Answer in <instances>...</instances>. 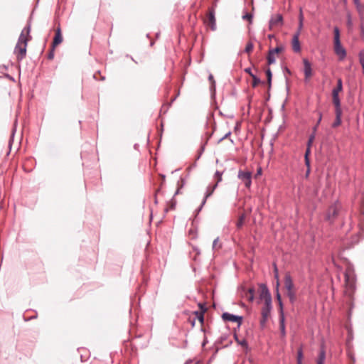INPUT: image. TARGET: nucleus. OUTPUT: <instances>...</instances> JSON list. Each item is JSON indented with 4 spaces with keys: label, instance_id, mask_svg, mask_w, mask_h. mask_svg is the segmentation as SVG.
<instances>
[{
    "label": "nucleus",
    "instance_id": "41",
    "mask_svg": "<svg viewBox=\"0 0 364 364\" xmlns=\"http://www.w3.org/2000/svg\"><path fill=\"white\" fill-rule=\"evenodd\" d=\"M355 5L356 6L357 9H359L360 7V4L359 0H353Z\"/></svg>",
    "mask_w": 364,
    "mask_h": 364
},
{
    "label": "nucleus",
    "instance_id": "2",
    "mask_svg": "<svg viewBox=\"0 0 364 364\" xmlns=\"http://www.w3.org/2000/svg\"><path fill=\"white\" fill-rule=\"evenodd\" d=\"M260 297L264 299V304L261 311L262 319L260 321V324L264 326L270 315L272 309V297L265 286L262 287Z\"/></svg>",
    "mask_w": 364,
    "mask_h": 364
},
{
    "label": "nucleus",
    "instance_id": "16",
    "mask_svg": "<svg viewBox=\"0 0 364 364\" xmlns=\"http://www.w3.org/2000/svg\"><path fill=\"white\" fill-rule=\"evenodd\" d=\"M333 103L335 106V110H341V101L339 99L338 94L332 93Z\"/></svg>",
    "mask_w": 364,
    "mask_h": 364
},
{
    "label": "nucleus",
    "instance_id": "30",
    "mask_svg": "<svg viewBox=\"0 0 364 364\" xmlns=\"http://www.w3.org/2000/svg\"><path fill=\"white\" fill-rule=\"evenodd\" d=\"M274 277L277 280L276 287L279 288V274H278V269L276 266L274 267Z\"/></svg>",
    "mask_w": 364,
    "mask_h": 364
},
{
    "label": "nucleus",
    "instance_id": "37",
    "mask_svg": "<svg viewBox=\"0 0 364 364\" xmlns=\"http://www.w3.org/2000/svg\"><path fill=\"white\" fill-rule=\"evenodd\" d=\"M218 241H219V238L217 237L214 240L213 242V249L215 250L217 248V245H218Z\"/></svg>",
    "mask_w": 364,
    "mask_h": 364
},
{
    "label": "nucleus",
    "instance_id": "18",
    "mask_svg": "<svg viewBox=\"0 0 364 364\" xmlns=\"http://www.w3.org/2000/svg\"><path fill=\"white\" fill-rule=\"evenodd\" d=\"M343 90V82L341 78L337 80V85L335 88H333L332 93L338 94Z\"/></svg>",
    "mask_w": 364,
    "mask_h": 364
},
{
    "label": "nucleus",
    "instance_id": "3",
    "mask_svg": "<svg viewBox=\"0 0 364 364\" xmlns=\"http://www.w3.org/2000/svg\"><path fill=\"white\" fill-rule=\"evenodd\" d=\"M333 50L339 60H343L346 57V50L342 46L340 39V30L338 27L333 28Z\"/></svg>",
    "mask_w": 364,
    "mask_h": 364
},
{
    "label": "nucleus",
    "instance_id": "6",
    "mask_svg": "<svg viewBox=\"0 0 364 364\" xmlns=\"http://www.w3.org/2000/svg\"><path fill=\"white\" fill-rule=\"evenodd\" d=\"M238 178L245 184V187L250 188L252 184V173L250 171H244L240 170L238 172Z\"/></svg>",
    "mask_w": 364,
    "mask_h": 364
},
{
    "label": "nucleus",
    "instance_id": "11",
    "mask_svg": "<svg viewBox=\"0 0 364 364\" xmlns=\"http://www.w3.org/2000/svg\"><path fill=\"white\" fill-rule=\"evenodd\" d=\"M292 49L294 52L299 53L301 51V46L299 43V31L294 34L292 38Z\"/></svg>",
    "mask_w": 364,
    "mask_h": 364
},
{
    "label": "nucleus",
    "instance_id": "4",
    "mask_svg": "<svg viewBox=\"0 0 364 364\" xmlns=\"http://www.w3.org/2000/svg\"><path fill=\"white\" fill-rule=\"evenodd\" d=\"M284 283V288L287 291V295L290 301L294 303L296 300V288L289 273H287L285 274Z\"/></svg>",
    "mask_w": 364,
    "mask_h": 364
},
{
    "label": "nucleus",
    "instance_id": "44",
    "mask_svg": "<svg viewBox=\"0 0 364 364\" xmlns=\"http://www.w3.org/2000/svg\"><path fill=\"white\" fill-rule=\"evenodd\" d=\"M305 162H306V166H309V160L306 156H305Z\"/></svg>",
    "mask_w": 364,
    "mask_h": 364
},
{
    "label": "nucleus",
    "instance_id": "14",
    "mask_svg": "<svg viewBox=\"0 0 364 364\" xmlns=\"http://www.w3.org/2000/svg\"><path fill=\"white\" fill-rule=\"evenodd\" d=\"M63 41V37L61 35L60 28H58L55 31V35L53 41L52 46L53 48H55L58 45H59Z\"/></svg>",
    "mask_w": 364,
    "mask_h": 364
},
{
    "label": "nucleus",
    "instance_id": "39",
    "mask_svg": "<svg viewBox=\"0 0 364 364\" xmlns=\"http://www.w3.org/2000/svg\"><path fill=\"white\" fill-rule=\"evenodd\" d=\"M299 21H304V15L301 9L299 10Z\"/></svg>",
    "mask_w": 364,
    "mask_h": 364
},
{
    "label": "nucleus",
    "instance_id": "40",
    "mask_svg": "<svg viewBox=\"0 0 364 364\" xmlns=\"http://www.w3.org/2000/svg\"><path fill=\"white\" fill-rule=\"evenodd\" d=\"M321 113H319V118L318 119V122H317V124L315 126V127L314 128V130L316 131V128H317V126L318 124L321 122Z\"/></svg>",
    "mask_w": 364,
    "mask_h": 364
},
{
    "label": "nucleus",
    "instance_id": "5",
    "mask_svg": "<svg viewBox=\"0 0 364 364\" xmlns=\"http://www.w3.org/2000/svg\"><path fill=\"white\" fill-rule=\"evenodd\" d=\"M255 288H246L245 287H241L238 290V294L240 296L248 301H253L255 298Z\"/></svg>",
    "mask_w": 364,
    "mask_h": 364
},
{
    "label": "nucleus",
    "instance_id": "1",
    "mask_svg": "<svg viewBox=\"0 0 364 364\" xmlns=\"http://www.w3.org/2000/svg\"><path fill=\"white\" fill-rule=\"evenodd\" d=\"M31 25H28L25 27L18 38V43L15 48V53L17 54V58L18 60H22L26 53V47L28 41L31 40L30 36Z\"/></svg>",
    "mask_w": 364,
    "mask_h": 364
},
{
    "label": "nucleus",
    "instance_id": "38",
    "mask_svg": "<svg viewBox=\"0 0 364 364\" xmlns=\"http://www.w3.org/2000/svg\"><path fill=\"white\" fill-rule=\"evenodd\" d=\"M197 317L199 319V321L203 323V315L202 313L196 312Z\"/></svg>",
    "mask_w": 364,
    "mask_h": 364
},
{
    "label": "nucleus",
    "instance_id": "9",
    "mask_svg": "<svg viewBox=\"0 0 364 364\" xmlns=\"http://www.w3.org/2000/svg\"><path fill=\"white\" fill-rule=\"evenodd\" d=\"M303 64L305 80H308L312 75L311 64L306 58L303 59Z\"/></svg>",
    "mask_w": 364,
    "mask_h": 364
},
{
    "label": "nucleus",
    "instance_id": "46",
    "mask_svg": "<svg viewBox=\"0 0 364 364\" xmlns=\"http://www.w3.org/2000/svg\"><path fill=\"white\" fill-rule=\"evenodd\" d=\"M245 71L246 73H249L250 75H251V74H252V72H251V69H250V68H246V69L245 70Z\"/></svg>",
    "mask_w": 364,
    "mask_h": 364
},
{
    "label": "nucleus",
    "instance_id": "7",
    "mask_svg": "<svg viewBox=\"0 0 364 364\" xmlns=\"http://www.w3.org/2000/svg\"><path fill=\"white\" fill-rule=\"evenodd\" d=\"M222 318L224 321L237 322L238 323V326L241 325L242 321V316H235L227 312L223 314Z\"/></svg>",
    "mask_w": 364,
    "mask_h": 364
},
{
    "label": "nucleus",
    "instance_id": "48",
    "mask_svg": "<svg viewBox=\"0 0 364 364\" xmlns=\"http://www.w3.org/2000/svg\"><path fill=\"white\" fill-rule=\"evenodd\" d=\"M179 193V190L178 189L176 192V194L178 193Z\"/></svg>",
    "mask_w": 364,
    "mask_h": 364
},
{
    "label": "nucleus",
    "instance_id": "8",
    "mask_svg": "<svg viewBox=\"0 0 364 364\" xmlns=\"http://www.w3.org/2000/svg\"><path fill=\"white\" fill-rule=\"evenodd\" d=\"M205 23L209 26L213 31L215 30L216 28V23H215V13L213 10H211L209 11L208 16L206 19L205 20Z\"/></svg>",
    "mask_w": 364,
    "mask_h": 364
},
{
    "label": "nucleus",
    "instance_id": "13",
    "mask_svg": "<svg viewBox=\"0 0 364 364\" xmlns=\"http://www.w3.org/2000/svg\"><path fill=\"white\" fill-rule=\"evenodd\" d=\"M338 206L337 205H331L326 214V217L328 220H331L334 217H336L338 214Z\"/></svg>",
    "mask_w": 364,
    "mask_h": 364
},
{
    "label": "nucleus",
    "instance_id": "19",
    "mask_svg": "<svg viewBox=\"0 0 364 364\" xmlns=\"http://www.w3.org/2000/svg\"><path fill=\"white\" fill-rule=\"evenodd\" d=\"M234 338L235 339V341H237V343L242 346L245 349H247L248 348V344H247V342L245 340V339H242V340H240L237 336V334H235L234 335Z\"/></svg>",
    "mask_w": 364,
    "mask_h": 364
},
{
    "label": "nucleus",
    "instance_id": "26",
    "mask_svg": "<svg viewBox=\"0 0 364 364\" xmlns=\"http://www.w3.org/2000/svg\"><path fill=\"white\" fill-rule=\"evenodd\" d=\"M303 352L300 348L297 352L296 364H302Z\"/></svg>",
    "mask_w": 364,
    "mask_h": 364
},
{
    "label": "nucleus",
    "instance_id": "42",
    "mask_svg": "<svg viewBox=\"0 0 364 364\" xmlns=\"http://www.w3.org/2000/svg\"><path fill=\"white\" fill-rule=\"evenodd\" d=\"M302 28H303V21H299V28H298L297 31H299V33H300Z\"/></svg>",
    "mask_w": 364,
    "mask_h": 364
},
{
    "label": "nucleus",
    "instance_id": "33",
    "mask_svg": "<svg viewBox=\"0 0 364 364\" xmlns=\"http://www.w3.org/2000/svg\"><path fill=\"white\" fill-rule=\"evenodd\" d=\"M282 47H277L275 48H273V49H271L269 50L271 52H272L274 55L279 53V52H281L282 50Z\"/></svg>",
    "mask_w": 364,
    "mask_h": 364
},
{
    "label": "nucleus",
    "instance_id": "45",
    "mask_svg": "<svg viewBox=\"0 0 364 364\" xmlns=\"http://www.w3.org/2000/svg\"><path fill=\"white\" fill-rule=\"evenodd\" d=\"M230 134V132L227 133L222 139H220V141L225 139L226 137H228V136Z\"/></svg>",
    "mask_w": 364,
    "mask_h": 364
},
{
    "label": "nucleus",
    "instance_id": "28",
    "mask_svg": "<svg viewBox=\"0 0 364 364\" xmlns=\"http://www.w3.org/2000/svg\"><path fill=\"white\" fill-rule=\"evenodd\" d=\"M253 48H254V45L252 42H248L246 45V47H245V51L247 53L252 52V50H253Z\"/></svg>",
    "mask_w": 364,
    "mask_h": 364
},
{
    "label": "nucleus",
    "instance_id": "25",
    "mask_svg": "<svg viewBox=\"0 0 364 364\" xmlns=\"http://www.w3.org/2000/svg\"><path fill=\"white\" fill-rule=\"evenodd\" d=\"M346 24H347L348 30L351 31L353 29V23L351 16L349 14L347 15Z\"/></svg>",
    "mask_w": 364,
    "mask_h": 364
},
{
    "label": "nucleus",
    "instance_id": "15",
    "mask_svg": "<svg viewBox=\"0 0 364 364\" xmlns=\"http://www.w3.org/2000/svg\"><path fill=\"white\" fill-rule=\"evenodd\" d=\"M335 114L336 119L332 124L333 127H337L341 124L342 110H335Z\"/></svg>",
    "mask_w": 364,
    "mask_h": 364
},
{
    "label": "nucleus",
    "instance_id": "24",
    "mask_svg": "<svg viewBox=\"0 0 364 364\" xmlns=\"http://www.w3.org/2000/svg\"><path fill=\"white\" fill-rule=\"evenodd\" d=\"M222 175L223 173L219 171H217L215 173L214 179L216 181L215 184L218 185V183L222 181Z\"/></svg>",
    "mask_w": 364,
    "mask_h": 364
},
{
    "label": "nucleus",
    "instance_id": "27",
    "mask_svg": "<svg viewBox=\"0 0 364 364\" xmlns=\"http://www.w3.org/2000/svg\"><path fill=\"white\" fill-rule=\"evenodd\" d=\"M251 77H252V86L253 87H256L257 85H259L260 83V80L259 78H258L256 75H255L254 74H251Z\"/></svg>",
    "mask_w": 364,
    "mask_h": 364
},
{
    "label": "nucleus",
    "instance_id": "32",
    "mask_svg": "<svg viewBox=\"0 0 364 364\" xmlns=\"http://www.w3.org/2000/svg\"><path fill=\"white\" fill-rule=\"evenodd\" d=\"M242 18L245 20H248L250 23L252 22V15L251 14L247 13L242 16Z\"/></svg>",
    "mask_w": 364,
    "mask_h": 364
},
{
    "label": "nucleus",
    "instance_id": "29",
    "mask_svg": "<svg viewBox=\"0 0 364 364\" xmlns=\"http://www.w3.org/2000/svg\"><path fill=\"white\" fill-rule=\"evenodd\" d=\"M279 288L277 287V299L279 301V304L280 306V309H281V313L283 312L282 311V299H281V295L279 292Z\"/></svg>",
    "mask_w": 364,
    "mask_h": 364
},
{
    "label": "nucleus",
    "instance_id": "22",
    "mask_svg": "<svg viewBox=\"0 0 364 364\" xmlns=\"http://www.w3.org/2000/svg\"><path fill=\"white\" fill-rule=\"evenodd\" d=\"M326 358V354L324 350H321L319 353L318 358L317 360V364H324Z\"/></svg>",
    "mask_w": 364,
    "mask_h": 364
},
{
    "label": "nucleus",
    "instance_id": "12",
    "mask_svg": "<svg viewBox=\"0 0 364 364\" xmlns=\"http://www.w3.org/2000/svg\"><path fill=\"white\" fill-rule=\"evenodd\" d=\"M283 18L282 16L280 14H277V16L272 17V18L269 21V26H281L282 24Z\"/></svg>",
    "mask_w": 364,
    "mask_h": 364
},
{
    "label": "nucleus",
    "instance_id": "34",
    "mask_svg": "<svg viewBox=\"0 0 364 364\" xmlns=\"http://www.w3.org/2000/svg\"><path fill=\"white\" fill-rule=\"evenodd\" d=\"M315 138L314 134H311L308 140L307 146H311Z\"/></svg>",
    "mask_w": 364,
    "mask_h": 364
},
{
    "label": "nucleus",
    "instance_id": "23",
    "mask_svg": "<svg viewBox=\"0 0 364 364\" xmlns=\"http://www.w3.org/2000/svg\"><path fill=\"white\" fill-rule=\"evenodd\" d=\"M245 214H242L240 217H239V219L237 222V228H241L244 224V222H245Z\"/></svg>",
    "mask_w": 364,
    "mask_h": 364
},
{
    "label": "nucleus",
    "instance_id": "47",
    "mask_svg": "<svg viewBox=\"0 0 364 364\" xmlns=\"http://www.w3.org/2000/svg\"><path fill=\"white\" fill-rule=\"evenodd\" d=\"M269 38H273V35H269Z\"/></svg>",
    "mask_w": 364,
    "mask_h": 364
},
{
    "label": "nucleus",
    "instance_id": "17",
    "mask_svg": "<svg viewBox=\"0 0 364 364\" xmlns=\"http://www.w3.org/2000/svg\"><path fill=\"white\" fill-rule=\"evenodd\" d=\"M279 326H280V332L282 337H284L286 336V330H285V324H284V316L283 312L280 314L279 318Z\"/></svg>",
    "mask_w": 364,
    "mask_h": 364
},
{
    "label": "nucleus",
    "instance_id": "31",
    "mask_svg": "<svg viewBox=\"0 0 364 364\" xmlns=\"http://www.w3.org/2000/svg\"><path fill=\"white\" fill-rule=\"evenodd\" d=\"M266 75H267V77L268 82L270 85L271 84V81H272V72H271L269 68H268L266 70Z\"/></svg>",
    "mask_w": 364,
    "mask_h": 364
},
{
    "label": "nucleus",
    "instance_id": "35",
    "mask_svg": "<svg viewBox=\"0 0 364 364\" xmlns=\"http://www.w3.org/2000/svg\"><path fill=\"white\" fill-rule=\"evenodd\" d=\"M208 80L211 82V87L212 88H215V80L213 79V76L212 74L209 75Z\"/></svg>",
    "mask_w": 364,
    "mask_h": 364
},
{
    "label": "nucleus",
    "instance_id": "21",
    "mask_svg": "<svg viewBox=\"0 0 364 364\" xmlns=\"http://www.w3.org/2000/svg\"><path fill=\"white\" fill-rule=\"evenodd\" d=\"M359 62L361 65L363 73H364V50H361L358 54Z\"/></svg>",
    "mask_w": 364,
    "mask_h": 364
},
{
    "label": "nucleus",
    "instance_id": "20",
    "mask_svg": "<svg viewBox=\"0 0 364 364\" xmlns=\"http://www.w3.org/2000/svg\"><path fill=\"white\" fill-rule=\"evenodd\" d=\"M275 61H276L275 55L272 52L269 50V53H268V55H267L268 64L269 65H272V64L274 63Z\"/></svg>",
    "mask_w": 364,
    "mask_h": 364
},
{
    "label": "nucleus",
    "instance_id": "36",
    "mask_svg": "<svg viewBox=\"0 0 364 364\" xmlns=\"http://www.w3.org/2000/svg\"><path fill=\"white\" fill-rule=\"evenodd\" d=\"M54 50H55V48H53V47L52 46V48H51L50 53L48 55V59H50V60L53 59V58H54Z\"/></svg>",
    "mask_w": 364,
    "mask_h": 364
},
{
    "label": "nucleus",
    "instance_id": "10",
    "mask_svg": "<svg viewBox=\"0 0 364 364\" xmlns=\"http://www.w3.org/2000/svg\"><path fill=\"white\" fill-rule=\"evenodd\" d=\"M218 185L217 184H213V185H209L207 188H206V192H205V197L202 201V203H201V205L200 207L198 209V211H200L202 208V207L205 205V203H206V200L208 198H209L214 192L215 189L217 188Z\"/></svg>",
    "mask_w": 364,
    "mask_h": 364
},
{
    "label": "nucleus",
    "instance_id": "43",
    "mask_svg": "<svg viewBox=\"0 0 364 364\" xmlns=\"http://www.w3.org/2000/svg\"><path fill=\"white\" fill-rule=\"evenodd\" d=\"M310 147L311 146H308L307 149H306V153H305V156H306L308 157L309 153H310Z\"/></svg>",
    "mask_w": 364,
    "mask_h": 364
}]
</instances>
